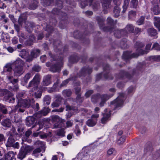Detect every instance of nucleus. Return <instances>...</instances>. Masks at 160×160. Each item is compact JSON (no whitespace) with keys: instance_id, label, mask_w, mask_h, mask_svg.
<instances>
[{"instance_id":"obj_1","label":"nucleus","mask_w":160,"mask_h":160,"mask_svg":"<svg viewBox=\"0 0 160 160\" xmlns=\"http://www.w3.org/2000/svg\"><path fill=\"white\" fill-rule=\"evenodd\" d=\"M96 20L97 21L100 28L104 31L112 32L115 28V25L117 21L114 20L110 17H108L107 20V23L108 25L107 27H105L104 22L105 19L102 17L97 16L96 17Z\"/></svg>"},{"instance_id":"obj_2","label":"nucleus","mask_w":160,"mask_h":160,"mask_svg":"<svg viewBox=\"0 0 160 160\" xmlns=\"http://www.w3.org/2000/svg\"><path fill=\"white\" fill-rule=\"evenodd\" d=\"M34 102L35 101L33 99H23L19 101L15 106L13 111L14 112H23L26 109L32 107Z\"/></svg>"},{"instance_id":"obj_3","label":"nucleus","mask_w":160,"mask_h":160,"mask_svg":"<svg viewBox=\"0 0 160 160\" xmlns=\"http://www.w3.org/2000/svg\"><path fill=\"white\" fill-rule=\"evenodd\" d=\"M62 2L60 0H56V5L58 8V9L57 8H54L52 11V12L54 14L58 15L59 17V18L61 19V21L59 23V27L61 29H63L64 28V26L61 25V24L63 23V21L67 19V14L66 13L62 12L60 10L62 7Z\"/></svg>"},{"instance_id":"obj_4","label":"nucleus","mask_w":160,"mask_h":160,"mask_svg":"<svg viewBox=\"0 0 160 160\" xmlns=\"http://www.w3.org/2000/svg\"><path fill=\"white\" fill-rule=\"evenodd\" d=\"M126 99V97L124 93H120L119 96L115 100L111 102V107H114V110L122 107Z\"/></svg>"},{"instance_id":"obj_5","label":"nucleus","mask_w":160,"mask_h":160,"mask_svg":"<svg viewBox=\"0 0 160 160\" xmlns=\"http://www.w3.org/2000/svg\"><path fill=\"white\" fill-rule=\"evenodd\" d=\"M34 149L32 146L25 145L22 146L20 150L19 153L18 155V158L20 160H22L25 158L26 155L30 153Z\"/></svg>"},{"instance_id":"obj_6","label":"nucleus","mask_w":160,"mask_h":160,"mask_svg":"<svg viewBox=\"0 0 160 160\" xmlns=\"http://www.w3.org/2000/svg\"><path fill=\"white\" fill-rule=\"evenodd\" d=\"M144 46V44L142 42H137L134 45V48L136 49V52L133 53L134 57H138L140 55L147 53L146 51L142 50V48Z\"/></svg>"},{"instance_id":"obj_7","label":"nucleus","mask_w":160,"mask_h":160,"mask_svg":"<svg viewBox=\"0 0 160 160\" xmlns=\"http://www.w3.org/2000/svg\"><path fill=\"white\" fill-rule=\"evenodd\" d=\"M57 60L58 61V62L52 65L50 68V71L53 72H59L63 65L62 58L60 57V58Z\"/></svg>"},{"instance_id":"obj_8","label":"nucleus","mask_w":160,"mask_h":160,"mask_svg":"<svg viewBox=\"0 0 160 160\" xmlns=\"http://www.w3.org/2000/svg\"><path fill=\"white\" fill-rule=\"evenodd\" d=\"M57 23L56 19H50V21L49 25H47L45 29V30L48 32V34L46 35L47 37H49L50 33H51L53 30V26H55Z\"/></svg>"},{"instance_id":"obj_9","label":"nucleus","mask_w":160,"mask_h":160,"mask_svg":"<svg viewBox=\"0 0 160 160\" xmlns=\"http://www.w3.org/2000/svg\"><path fill=\"white\" fill-rule=\"evenodd\" d=\"M112 1V0H101L103 11L104 14L107 13L112 7L111 4Z\"/></svg>"},{"instance_id":"obj_10","label":"nucleus","mask_w":160,"mask_h":160,"mask_svg":"<svg viewBox=\"0 0 160 160\" xmlns=\"http://www.w3.org/2000/svg\"><path fill=\"white\" fill-rule=\"evenodd\" d=\"M52 121L54 123V128H59L62 124V119L58 115H53L52 117Z\"/></svg>"},{"instance_id":"obj_11","label":"nucleus","mask_w":160,"mask_h":160,"mask_svg":"<svg viewBox=\"0 0 160 160\" xmlns=\"http://www.w3.org/2000/svg\"><path fill=\"white\" fill-rule=\"evenodd\" d=\"M36 144L38 145L39 147L35 149L33 151L32 155L35 156V157H37L39 155V153L41 151V148H42L43 146L44 145V143L40 141H37L36 142Z\"/></svg>"},{"instance_id":"obj_12","label":"nucleus","mask_w":160,"mask_h":160,"mask_svg":"<svg viewBox=\"0 0 160 160\" xmlns=\"http://www.w3.org/2000/svg\"><path fill=\"white\" fill-rule=\"evenodd\" d=\"M92 69L88 66H85L83 67L81 69L80 76L85 77L87 75H89L92 72Z\"/></svg>"},{"instance_id":"obj_13","label":"nucleus","mask_w":160,"mask_h":160,"mask_svg":"<svg viewBox=\"0 0 160 160\" xmlns=\"http://www.w3.org/2000/svg\"><path fill=\"white\" fill-rule=\"evenodd\" d=\"M51 75H48L43 77L41 85L42 86H46L50 84L51 82Z\"/></svg>"},{"instance_id":"obj_14","label":"nucleus","mask_w":160,"mask_h":160,"mask_svg":"<svg viewBox=\"0 0 160 160\" xmlns=\"http://www.w3.org/2000/svg\"><path fill=\"white\" fill-rule=\"evenodd\" d=\"M0 93L1 96L4 97V100L8 98V97L13 96V94L10 91L5 89H0Z\"/></svg>"},{"instance_id":"obj_15","label":"nucleus","mask_w":160,"mask_h":160,"mask_svg":"<svg viewBox=\"0 0 160 160\" xmlns=\"http://www.w3.org/2000/svg\"><path fill=\"white\" fill-rule=\"evenodd\" d=\"M104 73L103 76L105 79H112L113 77L112 75L108 74V71L110 70L109 66L108 64H106L103 67Z\"/></svg>"},{"instance_id":"obj_16","label":"nucleus","mask_w":160,"mask_h":160,"mask_svg":"<svg viewBox=\"0 0 160 160\" xmlns=\"http://www.w3.org/2000/svg\"><path fill=\"white\" fill-rule=\"evenodd\" d=\"M56 100L52 104V108L58 107L61 104L62 98L59 95L56 96Z\"/></svg>"},{"instance_id":"obj_17","label":"nucleus","mask_w":160,"mask_h":160,"mask_svg":"<svg viewBox=\"0 0 160 160\" xmlns=\"http://www.w3.org/2000/svg\"><path fill=\"white\" fill-rule=\"evenodd\" d=\"M132 76L128 74L127 72H125L124 71H121L119 74L117 76V78H122L126 77L128 78L129 79H130L131 78Z\"/></svg>"},{"instance_id":"obj_18","label":"nucleus","mask_w":160,"mask_h":160,"mask_svg":"<svg viewBox=\"0 0 160 160\" xmlns=\"http://www.w3.org/2000/svg\"><path fill=\"white\" fill-rule=\"evenodd\" d=\"M16 154V152H14L12 151H9L5 156V160H12Z\"/></svg>"},{"instance_id":"obj_19","label":"nucleus","mask_w":160,"mask_h":160,"mask_svg":"<svg viewBox=\"0 0 160 160\" xmlns=\"http://www.w3.org/2000/svg\"><path fill=\"white\" fill-rule=\"evenodd\" d=\"M35 119L33 117H28L26 119V124L29 127L31 126L35 123Z\"/></svg>"},{"instance_id":"obj_20","label":"nucleus","mask_w":160,"mask_h":160,"mask_svg":"<svg viewBox=\"0 0 160 160\" xmlns=\"http://www.w3.org/2000/svg\"><path fill=\"white\" fill-rule=\"evenodd\" d=\"M6 78L7 81L13 84L17 83L18 81V79L14 78L12 73L7 74Z\"/></svg>"},{"instance_id":"obj_21","label":"nucleus","mask_w":160,"mask_h":160,"mask_svg":"<svg viewBox=\"0 0 160 160\" xmlns=\"http://www.w3.org/2000/svg\"><path fill=\"white\" fill-rule=\"evenodd\" d=\"M14 73L17 74H22L24 72L22 66H15L13 69Z\"/></svg>"},{"instance_id":"obj_22","label":"nucleus","mask_w":160,"mask_h":160,"mask_svg":"<svg viewBox=\"0 0 160 160\" xmlns=\"http://www.w3.org/2000/svg\"><path fill=\"white\" fill-rule=\"evenodd\" d=\"M111 114L110 112L108 113L104 114L103 117L101 119V122L102 124L106 123L110 120Z\"/></svg>"},{"instance_id":"obj_23","label":"nucleus","mask_w":160,"mask_h":160,"mask_svg":"<svg viewBox=\"0 0 160 160\" xmlns=\"http://www.w3.org/2000/svg\"><path fill=\"white\" fill-rule=\"evenodd\" d=\"M15 142V140L13 137L8 136L5 145L7 147H11L12 146L13 144Z\"/></svg>"},{"instance_id":"obj_24","label":"nucleus","mask_w":160,"mask_h":160,"mask_svg":"<svg viewBox=\"0 0 160 160\" xmlns=\"http://www.w3.org/2000/svg\"><path fill=\"white\" fill-rule=\"evenodd\" d=\"M97 120L96 119L92 118L88 119L86 122V124L89 127H93L97 123Z\"/></svg>"},{"instance_id":"obj_25","label":"nucleus","mask_w":160,"mask_h":160,"mask_svg":"<svg viewBox=\"0 0 160 160\" xmlns=\"http://www.w3.org/2000/svg\"><path fill=\"white\" fill-rule=\"evenodd\" d=\"M12 64L9 63H8L4 67V72H8V74L10 73H12Z\"/></svg>"},{"instance_id":"obj_26","label":"nucleus","mask_w":160,"mask_h":160,"mask_svg":"<svg viewBox=\"0 0 160 160\" xmlns=\"http://www.w3.org/2000/svg\"><path fill=\"white\" fill-rule=\"evenodd\" d=\"M24 63V62L20 58H18L12 64L15 66H22L23 65Z\"/></svg>"},{"instance_id":"obj_27","label":"nucleus","mask_w":160,"mask_h":160,"mask_svg":"<svg viewBox=\"0 0 160 160\" xmlns=\"http://www.w3.org/2000/svg\"><path fill=\"white\" fill-rule=\"evenodd\" d=\"M39 84L32 80L29 83L27 87L28 88L33 87L34 90H37Z\"/></svg>"},{"instance_id":"obj_28","label":"nucleus","mask_w":160,"mask_h":160,"mask_svg":"<svg viewBox=\"0 0 160 160\" xmlns=\"http://www.w3.org/2000/svg\"><path fill=\"white\" fill-rule=\"evenodd\" d=\"M40 51L38 49H34L32 50L30 52V55L34 58H37L40 55Z\"/></svg>"},{"instance_id":"obj_29","label":"nucleus","mask_w":160,"mask_h":160,"mask_svg":"<svg viewBox=\"0 0 160 160\" xmlns=\"http://www.w3.org/2000/svg\"><path fill=\"white\" fill-rule=\"evenodd\" d=\"M114 34L115 37L119 38H120L122 35H125L126 34L124 30H117L115 31L114 32Z\"/></svg>"},{"instance_id":"obj_30","label":"nucleus","mask_w":160,"mask_h":160,"mask_svg":"<svg viewBox=\"0 0 160 160\" xmlns=\"http://www.w3.org/2000/svg\"><path fill=\"white\" fill-rule=\"evenodd\" d=\"M154 21L155 26L160 31V18L154 17Z\"/></svg>"},{"instance_id":"obj_31","label":"nucleus","mask_w":160,"mask_h":160,"mask_svg":"<svg viewBox=\"0 0 160 160\" xmlns=\"http://www.w3.org/2000/svg\"><path fill=\"white\" fill-rule=\"evenodd\" d=\"M18 134V133L16 131L15 128L13 127H12L10 130L7 133L8 136H11V137H13L15 135H17Z\"/></svg>"},{"instance_id":"obj_32","label":"nucleus","mask_w":160,"mask_h":160,"mask_svg":"<svg viewBox=\"0 0 160 160\" xmlns=\"http://www.w3.org/2000/svg\"><path fill=\"white\" fill-rule=\"evenodd\" d=\"M132 58H134L133 55V54L132 55L128 51H126L124 52L122 58L125 60H128Z\"/></svg>"},{"instance_id":"obj_33","label":"nucleus","mask_w":160,"mask_h":160,"mask_svg":"<svg viewBox=\"0 0 160 160\" xmlns=\"http://www.w3.org/2000/svg\"><path fill=\"white\" fill-rule=\"evenodd\" d=\"M148 34L152 36H154L157 34L156 30L153 28H150L147 29Z\"/></svg>"},{"instance_id":"obj_34","label":"nucleus","mask_w":160,"mask_h":160,"mask_svg":"<svg viewBox=\"0 0 160 160\" xmlns=\"http://www.w3.org/2000/svg\"><path fill=\"white\" fill-rule=\"evenodd\" d=\"M134 27L132 24H128L125 28V30L127 32H133Z\"/></svg>"},{"instance_id":"obj_35","label":"nucleus","mask_w":160,"mask_h":160,"mask_svg":"<svg viewBox=\"0 0 160 160\" xmlns=\"http://www.w3.org/2000/svg\"><path fill=\"white\" fill-rule=\"evenodd\" d=\"M138 0H131L130 4L131 8H136L138 6Z\"/></svg>"},{"instance_id":"obj_36","label":"nucleus","mask_w":160,"mask_h":160,"mask_svg":"<svg viewBox=\"0 0 160 160\" xmlns=\"http://www.w3.org/2000/svg\"><path fill=\"white\" fill-rule=\"evenodd\" d=\"M152 10L155 15H158L160 13V8L158 5H154L152 8Z\"/></svg>"},{"instance_id":"obj_37","label":"nucleus","mask_w":160,"mask_h":160,"mask_svg":"<svg viewBox=\"0 0 160 160\" xmlns=\"http://www.w3.org/2000/svg\"><path fill=\"white\" fill-rule=\"evenodd\" d=\"M79 60V58L76 55H72L70 56L69 61L72 63L77 62Z\"/></svg>"},{"instance_id":"obj_38","label":"nucleus","mask_w":160,"mask_h":160,"mask_svg":"<svg viewBox=\"0 0 160 160\" xmlns=\"http://www.w3.org/2000/svg\"><path fill=\"white\" fill-rule=\"evenodd\" d=\"M2 125L6 127L9 128L11 126V123L9 119H5L2 122Z\"/></svg>"},{"instance_id":"obj_39","label":"nucleus","mask_w":160,"mask_h":160,"mask_svg":"<svg viewBox=\"0 0 160 160\" xmlns=\"http://www.w3.org/2000/svg\"><path fill=\"white\" fill-rule=\"evenodd\" d=\"M31 76L32 75L31 73L28 72L27 73L23 78V82H24L25 84L27 83L28 80L30 78Z\"/></svg>"},{"instance_id":"obj_40","label":"nucleus","mask_w":160,"mask_h":160,"mask_svg":"<svg viewBox=\"0 0 160 160\" xmlns=\"http://www.w3.org/2000/svg\"><path fill=\"white\" fill-rule=\"evenodd\" d=\"M38 2L36 0H34L29 5L28 8L29 9L34 10L38 6Z\"/></svg>"},{"instance_id":"obj_41","label":"nucleus","mask_w":160,"mask_h":160,"mask_svg":"<svg viewBox=\"0 0 160 160\" xmlns=\"http://www.w3.org/2000/svg\"><path fill=\"white\" fill-rule=\"evenodd\" d=\"M25 95V92H22L17 93L16 95V98L18 100V102H19V101L23 100L22 98H24Z\"/></svg>"},{"instance_id":"obj_42","label":"nucleus","mask_w":160,"mask_h":160,"mask_svg":"<svg viewBox=\"0 0 160 160\" xmlns=\"http://www.w3.org/2000/svg\"><path fill=\"white\" fill-rule=\"evenodd\" d=\"M59 83V81L58 80L54 84L52 88H50L49 90H48V92L49 93H52V92L56 91V88L57 87L58 84Z\"/></svg>"},{"instance_id":"obj_43","label":"nucleus","mask_w":160,"mask_h":160,"mask_svg":"<svg viewBox=\"0 0 160 160\" xmlns=\"http://www.w3.org/2000/svg\"><path fill=\"white\" fill-rule=\"evenodd\" d=\"M62 93L64 97H69L71 95L72 92L70 89H65L62 91Z\"/></svg>"},{"instance_id":"obj_44","label":"nucleus","mask_w":160,"mask_h":160,"mask_svg":"<svg viewBox=\"0 0 160 160\" xmlns=\"http://www.w3.org/2000/svg\"><path fill=\"white\" fill-rule=\"evenodd\" d=\"M25 26L27 31L30 32L31 31L33 27L35 26L33 22H28Z\"/></svg>"},{"instance_id":"obj_45","label":"nucleus","mask_w":160,"mask_h":160,"mask_svg":"<svg viewBox=\"0 0 160 160\" xmlns=\"http://www.w3.org/2000/svg\"><path fill=\"white\" fill-rule=\"evenodd\" d=\"M41 79V77L40 75L38 73H37L34 76L32 80L39 84L40 83Z\"/></svg>"},{"instance_id":"obj_46","label":"nucleus","mask_w":160,"mask_h":160,"mask_svg":"<svg viewBox=\"0 0 160 160\" xmlns=\"http://www.w3.org/2000/svg\"><path fill=\"white\" fill-rule=\"evenodd\" d=\"M51 99L50 96L49 95L45 96L43 99L44 103L47 105H49L51 102Z\"/></svg>"},{"instance_id":"obj_47","label":"nucleus","mask_w":160,"mask_h":160,"mask_svg":"<svg viewBox=\"0 0 160 160\" xmlns=\"http://www.w3.org/2000/svg\"><path fill=\"white\" fill-rule=\"evenodd\" d=\"M100 95L99 94L93 95L92 96L91 99V101L93 102H96L100 98Z\"/></svg>"},{"instance_id":"obj_48","label":"nucleus","mask_w":160,"mask_h":160,"mask_svg":"<svg viewBox=\"0 0 160 160\" xmlns=\"http://www.w3.org/2000/svg\"><path fill=\"white\" fill-rule=\"evenodd\" d=\"M136 15V12L133 11H130L128 13V18L129 19L135 18Z\"/></svg>"},{"instance_id":"obj_49","label":"nucleus","mask_w":160,"mask_h":160,"mask_svg":"<svg viewBox=\"0 0 160 160\" xmlns=\"http://www.w3.org/2000/svg\"><path fill=\"white\" fill-rule=\"evenodd\" d=\"M113 12L115 17H117L118 16L120 12V9L119 7H115Z\"/></svg>"},{"instance_id":"obj_50","label":"nucleus","mask_w":160,"mask_h":160,"mask_svg":"<svg viewBox=\"0 0 160 160\" xmlns=\"http://www.w3.org/2000/svg\"><path fill=\"white\" fill-rule=\"evenodd\" d=\"M112 96L108 95L107 94H102L100 95V98L101 99V100L105 101V102H106L107 100L109 99Z\"/></svg>"},{"instance_id":"obj_51","label":"nucleus","mask_w":160,"mask_h":160,"mask_svg":"<svg viewBox=\"0 0 160 160\" xmlns=\"http://www.w3.org/2000/svg\"><path fill=\"white\" fill-rule=\"evenodd\" d=\"M90 6H91L92 8L94 10L96 11L99 7L100 5L98 2H96L92 4V3Z\"/></svg>"},{"instance_id":"obj_52","label":"nucleus","mask_w":160,"mask_h":160,"mask_svg":"<svg viewBox=\"0 0 160 160\" xmlns=\"http://www.w3.org/2000/svg\"><path fill=\"white\" fill-rule=\"evenodd\" d=\"M74 132L77 136H78L81 134V131L79 126L76 125L75 126V129L74 130Z\"/></svg>"},{"instance_id":"obj_53","label":"nucleus","mask_w":160,"mask_h":160,"mask_svg":"<svg viewBox=\"0 0 160 160\" xmlns=\"http://www.w3.org/2000/svg\"><path fill=\"white\" fill-rule=\"evenodd\" d=\"M28 54V52L25 49H23L20 52L19 56L22 58H25Z\"/></svg>"},{"instance_id":"obj_54","label":"nucleus","mask_w":160,"mask_h":160,"mask_svg":"<svg viewBox=\"0 0 160 160\" xmlns=\"http://www.w3.org/2000/svg\"><path fill=\"white\" fill-rule=\"evenodd\" d=\"M145 20V17L143 16H142L137 21V24L138 25H140L143 24Z\"/></svg>"},{"instance_id":"obj_55","label":"nucleus","mask_w":160,"mask_h":160,"mask_svg":"<svg viewBox=\"0 0 160 160\" xmlns=\"http://www.w3.org/2000/svg\"><path fill=\"white\" fill-rule=\"evenodd\" d=\"M82 152H84L83 158H85L86 157L88 158V153L89 152V150L88 148L85 147V148H83L82 149Z\"/></svg>"},{"instance_id":"obj_56","label":"nucleus","mask_w":160,"mask_h":160,"mask_svg":"<svg viewBox=\"0 0 160 160\" xmlns=\"http://www.w3.org/2000/svg\"><path fill=\"white\" fill-rule=\"evenodd\" d=\"M125 137L122 136L120 137L117 141V143L119 145H121L123 143L125 140Z\"/></svg>"},{"instance_id":"obj_57","label":"nucleus","mask_w":160,"mask_h":160,"mask_svg":"<svg viewBox=\"0 0 160 160\" xmlns=\"http://www.w3.org/2000/svg\"><path fill=\"white\" fill-rule=\"evenodd\" d=\"M6 98L4 100L10 103H14L15 102V98L12 96H10Z\"/></svg>"},{"instance_id":"obj_58","label":"nucleus","mask_w":160,"mask_h":160,"mask_svg":"<svg viewBox=\"0 0 160 160\" xmlns=\"http://www.w3.org/2000/svg\"><path fill=\"white\" fill-rule=\"evenodd\" d=\"M160 155L159 154L153 156L152 158H152V155H150L148 156V160H159Z\"/></svg>"},{"instance_id":"obj_59","label":"nucleus","mask_w":160,"mask_h":160,"mask_svg":"<svg viewBox=\"0 0 160 160\" xmlns=\"http://www.w3.org/2000/svg\"><path fill=\"white\" fill-rule=\"evenodd\" d=\"M154 49L157 51H160V45L158 43H155L153 45L151 50Z\"/></svg>"},{"instance_id":"obj_60","label":"nucleus","mask_w":160,"mask_h":160,"mask_svg":"<svg viewBox=\"0 0 160 160\" xmlns=\"http://www.w3.org/2000/svg\"><path fill=\"white\" fill-rule=\"evenodd\" d=\"M57 135L59 136L63 137L64 135V132L63 129H61L58 130L57 131Z\"/></svg>"},{"instance_id":"obj_61","label":"nucleus","mask_w":160,"mask_h":160,"mask_svg":"<svg viewBox=\"0 0 160 160\" xmlns=\"http://www.w3.org/2000/svg\"><path fill=\"white\" fill-rule=\"evenodd\" d=\"M30 41V43H27V44L28 46H31L33 42L34 39V37L32 34H30L29 36V38L28 39Z\"/></svg>"},{"instance_id":"obj_62","label":"nucleus","mask_w":160,"mask_h":160,"mask_svg":"<svg viewBox=\"0 0 160 160\" xmlns=\"http://www.w3.org/2000/svg\"><path fill=\"white\" fill-rule=\"evenodd\" d=\"M41 2L46 6H49L53 2V0H41Z\"/></svg>"},{"instance_id":"obj_63","label":"nucleus","mask_w":160,"mask_h":160,"mask_svg":"<svg viewBox=\"0 0 160 160\" xmlns=\"http://www.w3.org/2000/svg\"><path fill=\"white\" fill-rule=\"evenodd\" d=\"M14 85H15L13 88H12L11 87H10L9 88V89L10 90H12V91H18L19 89V88L17 83H16L15 84H14Z\"/></svg>"},{"instance_id":"obj_64","label":"nucleus","mask_w":160,"mask_h":160,"mask_svg":"<svg viewBox=\"0 0 160 160\" xmlns=\"http://www.w3.org/2000/svg\"><path fill=\"white\" fill-rule=\"evenodd\" d=\"M41 69V67L40 66L36 65H34L32 68L33 71L37 72H39L40 70Z\"/></svg>"}]
</instances>
